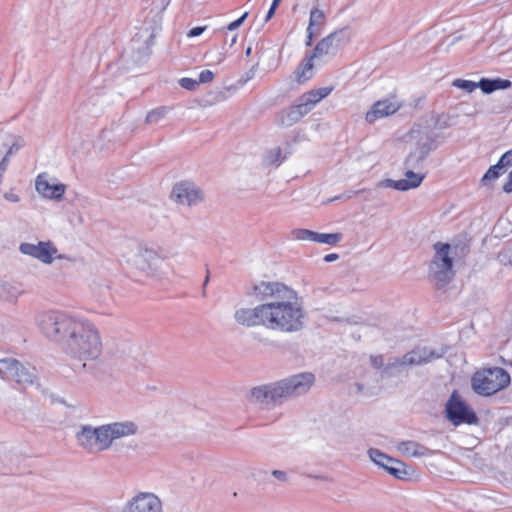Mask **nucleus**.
Listing matches in <instances>:
<instances>
[{
	"label": "nucleus",
	"mask_w": 512,
	"mask_h": 512,
	"mask_svg": "<svg viewBox=\"0 0 512 512\" xmlns=\"http://www.w3.org/2000/svg\"><path fill=\"white\" fill-rule=\"evenodd\" d=\"M253 295L263 303L237 310L235 319L239 324L283 333L302 329L305 311L293 289L280 282L261 281L253 286Z\"/></svg>",
	"instance_id": "f257e3e1"
},
{
	"label": "nucleus",
	"mask_w": 512,
	"mask_h": 512,
	"mask_svg": "<svg viewBox=\"0 0 512 512\" xmlns=\"http://www.w3.org/2000/svg\"><path fill=\"white\" fill-rule=\"evenodd\" d=\"M314 382L312 373H301L271 385L256 387L251 390V397L262 405H275L283 399L306 393Z\"/></svg>",
	"instance_id": "f03ea898"
},
{
	"label": "nucleus",
	"mask_w": 512,
	"mask_h": 512,
	"mask_svg": "<svg viewBox=\"0 0 512 512\" xmlns=\"http://www.w3.org/2000/svg\"><path fill=\"white\" fill-rule=\"evenodd\" d=\"M68 352L73 359L72 366L75 371L86 368L83 361H94L102 352V342L99 332L95 327L85 322L72 339L67 342Z\"/></svg>",
	"instance_id": "7ed1b4c3"
},
{
	"label": "nucleus",
	"mask_w": 512,
	"mask_h": 512,
	"mask_svg": "<svg viewBox=\"0 0 512 512\" xmlns=\"http://www.w3.org/2000/svg\"><path fill=\"white\" fill-rule=\"evenodd\" d=\"M136 426L131 422L113 423L98 428L84 427L78 434L79 444L89 452H100L108 449L114 439L133 435Z\"/></svg>",
	"instance_id": "20e7f679"
},
{
	"label": "nucleus",
	"mask_w": 512,
	"mask_h": 512,
	"mask_svg": "<svg viewBox=\"0 0 512 512\" xmlns=\"http://www.w3.org/2000/svg\"><path fill=\"white\" fill-rule=\"evenodd\" d=\"M37 323L48 336L68 341L83 327L85 322L62 311H45L37 316Z\"/></svg>",
	"instance_id": "39448f33"
},
{
	"label": "nucleus",
	"mask_w": 512,
	"mask_h": 512,
	"mask_svg": "<svg viewBox=\"0 0 512 512\" xmlns=\"http://www.w3.org/2000/svg\"><path fill=\"white\" fill-rule=\"evenodd\" d=\"M510 382V374L504 368L497 366L478 369L471 378L473 391L485 397L507 388Z\"/></svg>",
	"instance_id": "423d86ee"
},
{
	"label": "nucleus",
	"mask_w": 512,
	"mask_h": 512,
	"mask_svg": "<svg viewBox=\"0 0 512 512\" xmlns=\"http://www.w3.org/2000/svg\"><path fill=\"white\" fill-rule=\"evenodd\" d=\"M435 256L429 265V278L437 289L445 287L454 277L451 246L448 243L434 244Z\"/></svg>",
	"instance_id": "0eeeda50"
},
{
	"label": "nucleus",
	"mask_w": 512,
	"mask_h": 512,
	"mask_svg": "<svg viewBox=\"0 0 512 512\" xmlns=\"http://www.w3.org/2000/svg\"><path fill=\"white\" fill-rule=\"evenodd\" d=\"M447 419L455 426L460 424H475L478 418L475 412L462 399L458 391H453L445 406Z\"/></svg>",
	"instance_id": "6e6552de"
},
{
	"label": "nucleus",
	"mask_w": 512,
	"mask_h": 512,
	"mask_svg": "<svg viewBox=\"0 0 512 512\" xmlns=\"http://www.w3.org/2000/svg\"><path fill=\"white\" fill-rule=\"evenodd\" d=\"M369 456L373 462L384 468L389 474L399 480H412L416 477V471L404 462L389 457L378 449H370Z\"/></svg>",
	"instance_id": "1a4fd4ad"
},
{
	"label": "nucleus",
	"mask_w": 512,
	"mask_h": 512,
	"mask_svg": "<svg viewBox=\"0 0 512 512\" xmlns=\"http://www.w3.org/2000/svg\"><path fill=\"white\" fill-rule=\"evenodd\" d=\"M160 499L153 493L141 492L127 504L124 512H161Z\"/></svg>",
	"instance_id": "9d476101"
},
{
	"label": "nucleus",
	"mask_w": 512,
	"mask_h": 512,
	"mask_svg": "<svg viewBox=\"0 0 512 512\" xmlns=\"http://www.w3.org/2000/svg\"><path fill=\"white\" fill-rule=\"evenodd\" d=\"M19 250L21 253L32 256L46 264L52 263L57 254V248L50 241L39 242L36 245L22 243Z\"/></svg>",
	"instance_id": "9b49d317"
},
{
	"label": "nucleus",
	"mask_w": 512,
	"mask_h": 512,
	"mask_svg": "<svg viewBox=\"0 0 512 512\" xmlns=\"http://www.w3.org/2000/svg\"><path fill=\"white\" fill-rule=\"evenodd\" d=\"M171 197L178 203L192 205L202 199L201 191L191 182H181L174 186Z\"/></svg>",
	"instance_id": "f8f14e48"
},
{
	"label": "nucleus",
	"mask_w": 512,
	"mask_h": 512,
	"mask_svg": "<svg viewBox=\"0 0 512 512\" xmlns=\"http://www.w3.org/2000/svg\"><path fill=\"white\" fill-rule=\"evenodd\" d=\"M400 109V104L395 100L383 99L374 103L371 109L366 113L365 119L368 123L388 117Z\"/></svg>",
	"instance_id": "ddd939ff"
},
{
	"label": "nucleus",
	"mask_w": 512,
	"mask_h": 512,
	"mask_svg": "<svg viewBox=\"0 0 512 512\" xmlns=\"http://www.w3.org/2000/svg\"><path fill=\"white\" fill-rule=\"evenodd\" d=\"M332 91V86L311 89L303 93L299 97L298 103L300 107L303 108L304 112L308 114L315 107L316 104H318L321 100L329 96Z\"/></svg>",
	"instance_id": "4468645a"
},
{
	"label": "nucleus",
	"mask_w": 512,
	"mask_h": 512,
	"mask_svg": "<svg viewBox=\"0 0 512 512\" xmlns=\"http://www.w3.org/2000/svg\"><path fill=\"white\" fill-rule=\"evenodd\" d=\"M65 189L64 184H50L45 174L38 175L36 179V190L46 198H61Z\"/></svg>",
	"instance_id": "2eb2a0df"
},
{
	"label": "nucleus",
	"mask_w": 512,
	"mask_h": 512,
	"mask_svg": "<svg viewBox=\"0 0 512 512\" xmlns=\"http://www.w3.org/2000/svg\"><path fill=\"white\" fill-rule=\"evenodd\" d=\"M305 115L303 108L299 103L289 106L278 115L277 122L279 126L290 127L299 122Z\"/></svg>",
	"instance_id": "dca6fc26"
},
{
	"label": "nucleus",
	"mask_w": 512,
	"mask_h": 512,
	"mask_svg": "<svg viewBox=\"0 0 512 512\" xmlns=\"http://www.w3.org/2000/svg\"><path fill=\"white\" fill-rule=\"evenodd\" d=\"M338 36V32H333L320 40L314 50L313 53L310 54L313 58L322 57L325 55L333 54L339 47V43L336 42V38Z\"/></svg>",
	"instance_id": "f3484780"
},
{
	"label": "nucleus",
	"mask_w": 512,
	"mask_h": 512,
	"mask_svg": "<svg viewBox=\"0 0 512 512\" xmlns=\"http://www.w3.org/2000/svg\"><path fill=\"white\" fill-rule=\"evenodd\" d=\"M424 176L409 170L405 174V178L393 181L392 187L399 191H406L417 188L423 181Z\"/></svg>",
	"instance_id": "a211bd4d"
},
{
	"label": "nucleus",
	"mask_w": 512,
	"mask_h": 512,
	"mask_svg": "<svg viewBox=\"0 0 512 512\" xmlns=\"http://www.w3.org/2000/svg\"><path fill=\"white\" fill-rule=\"evenodd\" d=\"M512 86V82L508 79H488V78H482L479 81V88L482 90L485 94H490L496 90H503L510 88Z\"/></svg>",
	"instance_id": "6ab92c4d"
},
{
	"label": "nucleus",
	"mask_w": 512,
	"mask_h": 512,
	"mask_svg": "<svg viewBox=\"0 0 512 512\" xmlns=\"http://www.w3.org/2000/svg\"><path fill=\"white\" fill-rule=\"evenodd\" d=\"M313 57L306 56L295 71V78L298 84H303L313 77Z\"/></svg>",
	"instance_id": "aec40b11"
},
{
	"label": "nucleus",
	"mask_w": 512,
	"mask_h": 512,
	"mask_svg": "<svg viewBox=\"0 0 512 512\" xmlns=\"http://www.w3.org/2000/svg\"><path fill=\"white\" fill-rule=\"evenodd\" d=\"M17 369H20V362L17 359H0V376L2 379L9 381L11 378L17 377Z\"/></svg>",
	"instance_id": "412c9836"
},
{
	"label": "nucleus",
	"mask_w": 512,
	"mask_h": 512,
	"mask_svg": "<svg viewBox=\"0 0 512 512\" xmlns=\"http://www.w3.org/2000/svg\"><path fill=\"white\" fill-rule=\"evenodd\" d=\"M397 450L407 457H419L425 454L426 448L413 441H403L397 445Z\"/></svg>",
	"instance_id": "4be33fe9"
},
{
	"label": "nucleus",
	"mask_w": 512,
	"mask_h": 512,
	"mask_svg": "<svg viewBox=\"0 0 512 512\" xmlns=\"http://www.w3.org/2000/svg\"><path fill=\"white\" fill-rule=\"evenodd\" d=\"M342 239L341 233H315L314 241L318 243L336 245Z\"/></svg>",
	"instance_id": "5701e85b"
},
{
	"label": "nucleus",
	"mask_w": 512,
	"mask_h": 512,
	"mask_svg": "<svg viewBox=\"0 0 512 512\" xmlns=\"http://www.w3.org/2000/svg\"><path fill=\"white\" fill-rule=\"evenodd\" d=\"M17 375V377L11 378L10 381H14L18 384H31L33 382V372L26 368L21 362L20 369H17Z\"/></svg>",
	"instance_id": "b1692460"
},
{
	"label": "nucleus",
	"mask_w": 512,
	"mask_h": 512,
	"mask_svg": "<svg viewBox=\"0 0 512 512\" xmlns=\"http://www.w3.org/2000/svg\"><path fill=\"white\" fill-rule=\"evenodd\" d=\"M325 22V14L319 8H313L310 12L309 25L308 28H320L324 25Z\"/></svg>",
	"instance_id": "393cba45"
},
{
	"label": "nucleus",
	"mask_w": 512,
	"mask_h": 512,
	"mask_svg": "<svg viewBox=\"0 0 512 512\" xmlns=\"http://www.w3.org/2000/svg\"><path fill=\"white\" fill-rule=\"evenodd\" d=\"M167 111H168V108L166 106H161V107L151 110L146 116V120H145L146 123L147 124L158 123L161 119H163L165 117V115L167 114Z\"/></svg>",
	"instance_id": "a878e982"
},
{
	"label": "nucleus",
	"mask_w": 512,
	"mask_h": 512,
	"mask_svg": "<svg viewBox=\"0 0 512 512\" xmlns=\"http://www.w3.org/2000/svg\"><path fill=\"white\" fill-rule=\"evenodd\" d=\"M454 87L463 89L467 91L468 93H472L476 88L479 87V82L475 83L470 80H464V79H455L452 83Z\"/></svg>",
	"instance_id": "bb28decb"
},
{
	"label": "nucleus",
	"mask_w": 512,
	"mask_h": 512,
	"mask_svg": "<svg viewBox=\"0 0 512 512\" xmlns=\"http://www.w3.org/2000/svg\"><path fill=\"white\" fill-rule=\"evenodd\" d=\"M502 169L503 167L499 163L491 166L482 177V182L486 183L487 181L497 179L500 176Z\"/></svg>",
	"instance_id": "cd10ccee"
},
{
	"label": "nucleus",
	"mask_w": 512,
	"mask_h": 512,
	"mask_svg": "<svg viewBox=\"0 0 512 512\" xmlns=\"http://www.w3.org/2000/svg\"><path fill=\"white\" fill-rule=\"evenodd\" d=\"M179 84L182 88L193 91L198 87L199 82L193 78L184 77L180 79Z\"/></svg>",
	"instance_id": "c85d7f7f"
},
{
	"label": "nucleus",
	"mask_w": 512,
	"mask_h": 512,
	"mask_svg": "<svg viewBox=\"0 0 512 512\" xmlns=\"http://www.w3.org/2000/svg\"><path fill=\"white\" fill-rule=\"evenodd\" d=\"M315 233L313 231L307 230V229H300L295 232V236L298 239L301 240H312L314 241Z\"/></svg>",
	"instance_id": "c756f323"
},
{
	"label": "nucleus",
	"mask_w": 512,
	"mask_h": 512,
	"mask_svg": "<svg viewBox=\"0 0 512 512\" xmlns=\"http://www.w3.org/2000/svg\"><path fill=\"white\" fill-rule=\"evenodd\" d=\"M247 17H248V12L243 13L242 16H240L238 19L229 23L227 25L226 29L229 31L237 29L238 27H240L243 24V22L246 20Z\"/></svg>",
	"instance_id": "7c9ffc66"
},
{
	"label": "nucleus",
	"mask_w": 512,
	"mask_h": 512,
	"mask_svg": "<svg viewBox=\"0 0 512 512\" xmlns=\"http://www.w3.org/2000/svg\"><path fill=\"white\" fill-rule=\"evenodd\" d=\"M498 163L504 168L512 165V149L505 152L499 159Z\"/></svg>",
	"instance_id": "2f4dec72"
},
{
	"label": "nucleus",
	"mask_w": 512,
	"mask_h": 512,
	"mask_svg": "<svg viewBox=\"0 0 512 512\" xmlns=\"http://www.w3.org/2000/svg\"><path fill=\"white\" fill-rule=\"evenodd\" d=\"M214 78V73L210 70H203L200 72L199 74V84L200 83H209L213 80Z\"/></svg>",
	"instance_id": "473e14b6"
},
{
	"label": "nucleus",
	"mask_w": 512,
	"mask_h": 512,
	"mask_svg": "<svg viewBox=\"0 0 512 512\" xmlns=\"http://www.w3.org/2000/svg\"><path fill=\"white\" fill-rule=\"evenodd\" d=\"M205 26H197L189 30L187 36L190 38L197 37L205 31Z\"/></svg>",
	"instance_id": "72a5a7b5"
},
{
	"label": "nucleus",
	"mask_w": 512,
	"mask_h": 512,
	"mask_svg": "<svg viewBox=\"0 0 512 512\" xmlns=\"http://www.w3.org/2000/svg\"><path fill=\"white\" fill-rule=\"evenodd\" d=\"M503 190L506 193H511L512 192V171L509 173L508 179H507V181L503 185Z\"/></svg>",
	"instance_id": "f704fd0d"
},
{
	"label": "nucleus",
	"mask_w": 512,
	"mask_h": 512,
	"mask_svg": "<svg viewBox=\"0 0 512 512\" xmlns=\"http://www.w3.org/2000/svg\"><path fill=\"white\" fill-rule=\"evenodd\" d=\"M307 41H306V45L307 46H311L312 44V40H313V37H314V29H310V28H307Z\"/></svg>",
	"instance_id": "c9c22d12"
},
{
	"label": "nucleus",
	"mask_w": 512,
	"mask_h": 512,
	"mask_svg": "<svg viewBox=\"0 0 512 512\" xmlns=\"http://www.w3.org/2000/svg\"><path fill=\"white\" fill-rule=\"evenodd\" d=\"M338 257H339V256H338V254H336V253L327 254V255H325V257H324V261H325V262H332V261L337 260V259H338Z\"/></svg>",
	"instance_id": "e433bc0d"
},
{
	"label": "nucleus",
	"mask_w": 512,
	"mask_h": 512,
	"mask_svg": "<svg viewBox=\"0 0 512 512\" xmlns=\"http://www.w3.org/2000/svg\"><path fill=\"white\" fill-rule=\"evenodd\" d=\"M372 362L376 367H380L382 365L383 359L381 356L372 357Z\"/></svg>",
	"instance_id": "4c0bfd02"
},
{
	"label": "nucleus",
	"mask_w": 512,
	"mask_h": 512,
	"mask_svg": "<svg viewBox=\"0 0 512 512\" xmlns=\"http://www.w3.org/2000/svg\"><path fill=\"white\" fill-rule=\"evenodd\" d=\"M273 475L281 480H284L286 477V474L283 471L274 470Z\"/></svg>",
	"instance_id": "58836bf2"
},
{
	"label": "nucleus",
	"mask_w": 512,
	"mask_h": 512,
	"mask_svg": "<svg viewBox=\"0 0 512 512\" xmlns=\"http://www.w3.org/2000/svg\"><path fill=\"white\" fill-rule=\"evenodd\" d=\"M275 10H276L275 7H273V6L270 7V9H269V11H268V13L266 15V21L269 20L270 18H272V16L275 13Z\"/></svg>",
	"instance_id": "ea45409f"
},
{
	"label": "nucleus",
	"mask_w": 512,
	"mask_h": 512,
	"mask_svg": "<svg viewBox=\"0 0 512 512\" xmlns=\"http://www.w3.org/2000/svg\"><path fill=\"white\" fill-rule=\"evenodd\" d=\"M6 198L11 201H18V196H16V195H11V196L6 195Z\"/></svg>",
	"instance_id": "a19ab883"
},
{
	"label": "nucleus",
	"mask_w": 512,
	"mask_h": 512,
	"mask_svg": "<svg viewBox=\"0 0 512 512\" xmlns=\"http://www.w3.org/2000/svg\"><path fill=\"white\" fill-rule=\"evenodd\" d=\"M280 2H281V0H273L271 6L277 8L278 5L280 4Z\"/></svg>",
	"instance_id": "79ce46f5"
},
{
	"label": "nucleus",
	"mask_w": 512,
	"mask_h": 512,
	"mask_svg": "<svg viewBox=\"0 0 512 512\" xmlns=\"http://www.w3.org/2000/svg\"><path fill=\"white\" fill-rule=\"evenodd\" d=\"M236 40H237V35H235V36L233 37V39H232V44H234V43L236 42Z\"/></svg>",
	"instance_id": "37998d69"
}]
</instances>
